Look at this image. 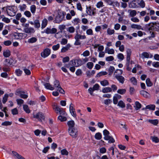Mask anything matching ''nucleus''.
Masks as SVG:
<instances>
[{
  "instance_id": "f257e3e1",
  "label": "nucleus",
  "mask_w": 159,
  "mask_h": 159,
  "mask_svg": "<svg viewBox=\"0 0 159 159\" xmlns=\"http://www.w3.org/2000/svg\"><path fill=\"white\" fill-rule=\"evenodd\" d=\"M6 11L8 15L11 16H14L16 12V7L14 6H7Z\"/></svg>"
},
{
  "instance_id": "f03ea898",
  "label": "nucleus",
  "mask_w": 159,
  "mask_h": 159,
  "mask_svg": "<svg viewBox=\"0 0 159 159\" xmlns=\"http://www.w3.org/2000/svg\"><path fill=\"white\" fill-rule=\"evenodd\" d=\"M103 135L105 136L104 139L106 140H109L108 142L110 143H113L115 142L114 139L109 135V132L107 129H105L103 131Z\"/></svg>"
},
{
  "instance_id": "7ed1b4c3",
  "label": "nucleus",
  "mask_w": 159,
  "mask_h": 159,
  "mask_svg": "<svg viewBox=\"0 0 159 159\" xmlns=\"http://www.w3.org/2000/svg\"><path fill=\"white\" fill-rule=\"evenodd\" d=\"M53 88H54V89L57 90L61 93L64 94V91L61 87L59 82L58 80H55L54 81Z\"/></svg>"
},
{
  "instance_id": "20e7f679",
  "label": "nucleus",
  "mask_w": 159,
  "mask_h": 159,
  "mask_svg": "<svg viewBox=\"0 0 159 159\" xmlns=\"http://www.w3.org/2000/svg\"><path fill=\"white\" fill-rule=\"evenodd\" d=\"M70 64L71 66L78 67L82 65L84 63L82 60L79 59L70 61Z\"/></svg>"
},
{
  "instance_id": "39448f33",
  "label": "nucleus",
  "mask_w": 159,
  "mask_h": 159,
  "mask_svg": "<svg viewBox=\"0 0 159 159\" xmlns=\"http://www.w3.org/2000/svg\"><path fill=\"white\" fill-rule=\"evenodd\" d=\"M65 14L63 12L58 13L57 15L55 18V22L57 23H61L65 18Z\"/></svg>"
},
{
  "instance_id": "423d86ee",
  "label": "nucleus",
  "mask_w": 159,
  "mask_h": 159,
  "mask_svg": "<svg viewBox=\"0 0 159 159\" xmlns=\"http://www.w3.org/2000/svg\"><path fill=\"white\" fill-rule=\"evenodd\" d=\"M33 116L34 118L37 119L40 122L42 121L45 119V116L41 112H39L36 114L34 113Z\"/></svg>"
},
{
  "instance_id": "0eeeda50",
  "label": "nucleus",
  "mask_w": 159,
  "mask_h": 159,
  "mask_svg": "<svg viewBox=\"0 0 159 159\" xmlns=\"http://www.w3.org/2000/svg\"><path fill=\"white\" fill-rule=\"evenodd\" d=\"M69 132L73 138H75L77 136V131L76 129L73 128L69 129Z\"/></svg>"
},
{
  "instance_id": "6e6552de",
  "label": "nucleus",
  "mask_w": 159,
  "mask_h": 159,
  "mask_svg": "<svg viewBox=\"0 0 159 159\" xmlns=\"http://www.w3.org/2000/svg\"><path fill=\"white\" fill-rule=\"evenodd\" d=\"M57 31V30L56 28H52L51 29L49 28H47L44 30V32L46 34H54L56 33Z\"/></svg>"
},
{
  "instance_id": "1a4fd4ad",
  "label": "nucleus",
  "mask_w": 159,
  "mask_h": 159,
  "mask_svg": "<svg viewBox=\"0 0 159 159\" xmlns=\"http://www.w3.org/2000/svg\"><path fill=\"white\" fill-rule=\"evenodd\" d=\"M50 52L51 51L50 49L48 48H46L41 53V56L43 58H45L50 55Z\"/></svg>"
},
{
  "instance_id": "9d476101",
  "label": "nucleus",
  "mask_w": 159,
  "mask_h": 159,
  "mask_svg": "<svg viewBox=\"0 0 159 159\" xmlns=\"http://www.w3.org/2000/svg\"><path fill=\"white\" fill-rule=\"evenodd\" d=\"M86 12L89 15L92 16L94 15L95 13L93 10L91 8V7H86Z\"/></svg>"
},
{
  "instance_id": "9b49d317",
  "label": "nucleus",
  "mask_w": 159,
  "mask_h": 159,
  "mask_svg": "<svg viewBox=\"0 0 159 159\" xmlns=\"http://www.w3.org/2000/svg\"><path fill=\"white\" fill-rule=\"evenodd\" d=\"M32 66H30L27 68L26 67H23V70L25 73L27 75H30L31 74V72L30 70L32 69Z\"/></svg>"
},
{
  "instance_id": "f8f14e48",
  "label": "nucleus",
  "mask_w": 159,
  "mask_h": 159,
  "mask_svg": "<svg viewBox=\"0 0 159 159\" xmlns=\"http://www.w3.org/2000/svg\"><path fill=\"white\" fill-rule=\"evenodd\" d=\"M13 60L11 58L6 59L5 61V65L7 66H10L13 64Z\"/></svg>"
},
{
  "instance_id": "ddd939ff",
  "label": "nucleus",
  "mask_w": 159,
  "mask_h": 159,
  "mask_svg": "<svg viewBox=\"0 0 159 159\" xmlns=\"http://www.w3.org/2000/svg\"><path fill=\"white\" fill-rule=\"evenodd\" d=\"M115 77L117 79L120 83L122 84H123L124 83L125 79L123 76L119 75H115Z\"/></svg>"
},
{
  "instance_id": "4468645a",
  "label": "nucleus",
  "mask_w": 159,
  "mask_h": 159,
  "mask_svg": "<svg viewBox=\"0 0 159 159\" xmlns=\"http://www.w3.org/2000/svg\"><path fill=\"white\" fill-rule=\"evenodd\" d=\"M24 31L26 33L31 34L34 33L35 32V30L34 28L32 27H29L25 29L24 30Z\"/></svg>"
},
{
  "instance_id": "2eb2a0df",
  "label": "nucleus",
  "mask_w": 159,
  "mask_h": 159,
  "mask_svg": "<svg viewBox=\"0 0 159 159\" xmlns=\"http://www.w3.org/2000/svg\"><path fill=\"white\" fill-rule=\"evenodd\" d=\"M86 36L84 35H82L77 33L75 37V40H79V39H86Z\"/></svg>"
},
{
  "instance_id": "dca6fc26",
  "label": "nucleus",
  "mask_w": 159,
  "mask_h": 159,
  "mask_svg": "<svg viewBox=\"0 0 159 159\" xmlns=\"http://www.w3.org/2000/svg\"><path fill=\"white\" fill-rule=\"evenodd\" d=\"M150 54L146 52H144L142 54L140 55V57L143 59H144L145 58H149V57Z\"/></svg>"
},
{
  "instance_id": "f3484780",
  "label": "nucleus",
  "mask_w": 159,
  "mask_h": 159,
  "mask_svg": "<svg viewBox=\"0 0 159 159\" xmlns=\"http://www.w3.org/2000/svg\"><path fill=\"white\" fill-rule=\"evenodd\" d=\"M27 6L25 4H23L19 5L18 8L20 11H24L26 9Z\"/></svg>"
},
{
  "instance_id": "a211bd4d",
  "label": "nucleus",
  "mask_w": 159,
  "mask_h": 159,
  "mask_svg": "<svg viewBox=\"0 0 159 159\" xmlns=\"http://www.w3.org/2000/svg\"><path fill=\"white\" fill-rule=\"evenodd\" d=\"M12 153L13 156L18 159H25L24 157L15 151H12Z\"/></svg>"
},
{
  "instance_id": "6ab92c4d",
  "label": "nucleus",
  "mask_w": 159,
  "mask_h": 159,
  "mask_svg": "<svg viewBox=\"0 0 159 159\" xmlns=\"http://www.w3.org/2000/svg\"><path fill=\"white\" fill-rule=\"evenodd\" d=\"M131 27L133 29H135L137 30H143V28L142 26L139 25L135 24H132L131 26Z\"/></svg>"
},
{
  "instance_id": "aec40b11",
  "label": "nucleus",
  "mask_w": 159,
  "mask_h": 159,
  "mask_svg": "<svg viewBox=\"0 0 159 159\" xmlns=\"http://www.w3.org/2000/svg\"><path fill=\"white\" fill-rule=\"evenodd\" d=\"M71 47V46L70 44H68L66 45L63 47L61 49V52H66Z\"/></svg>"
},
{
  "instance_id": "412c9836",
  "label": "nucleus",
  "mask_w": 159,
  "mask_h": 159,
  "mask_svg": "<svg viewBox=\"0 0 159 159\" xmlns=\"http://www.w3.org/2000/svg\"><path fill=\"white\" fill-rule=\"evenodd\" d=\"M105 52L107 53L108 54H114L115 52L113 48L109 49L107 47L105 48Z\"/></svg>"
},
{
  "instance_id": "4be33fe9",
  "label": "nucleus",
  "mask_w": 159,
  "mask_h": 159,
  "mask_svg": "<svg viewBox=\"0 0 159 159\" xmlns=\"http://www.w3.org/2000/svg\"><path fill=\"white\" fill-rule=\"evenodd\" d=\"M67 125L69 126V129H72L74 128V126L75 125V122L73 120H70L67 122Z\"/></svg>"
},
{
  "instance_id": "5701e85b",
  "label": "nucleus",
  "mask_w": 159,
  "mask_h": 159,
  "mask_svg": "<svg viewBox=\"0 0 159 159\" xmlns=\"http://www.w3.org/2000/svg\"><path fill=\"white\" fill-rule=\"evenodd\" d=\"M11 55V52L9 50H6L3 52V55L5 57H9Z\"/></svg>"
},
{
  "instance_id": "b1692460",
  "label": "nucleus",
  "mask_w": 159,
  "mask_h": 159,
  "mask_svg": "<svg viewBox=\"0 0 159 159\" xmlns=\"http://www.w3.org/2000/svg\"><path fill=\"white\" fill-rule=\"evenodd\" d=\"M111 88L109 87L104 88L102 89V92L104 93L111 92Z\"/></svg>"
},
{
  "instance_id": "393cba45",
  "label": "nucleus",
  "mask_w": 159,
  "mask_h": 159,
  "mask_svg": "<svg viewBox=\"0 0 159 159\" xmlns=\"http://www.w3.org/2000/svg\"><path fill=\"white\" fill-rule=\"evenodd\" d=\"M155 25L154 23H151L149 27V29L148 30V32H149L150 33H151V31L153 30H155Z\"/></svg>"
},
{
  "instance_id": "a878e982",
  "label": "nucleus",
  "mask_w": 159,
  "mask_h": 159,
  "mask_svg": "<svg viewBox=\"0 0 159 159\" xmlns=\"http://www.w3.org/2000/svg\"><path fill=\"white\" fill-rule=\"evenodd\" d=\"M155 25L154 23H151L149 27V29L148 30V32H149L150 33H151V31L153 30H155Z\"/></svg>"
},
{
  "instance_id": "bb28decb",
  "label": "nucleus",
  "mask_w": 159,
  "mask_h": 159,
  "mask_svg": "<svg viewBox=\"0 0 159 159\" xmlns=\"http://www.w3.org/2000/svg\"><path fill=\"white\" fill-rule=\"evenodd\" d=\"M37 41V39L35 37H32L28 40V42L30 43H33L36 42Z\"/></svg>"
},
{
  "instance_id": "cd10ccee",
  "label": "nucleus",
  "mask_w": 159,
  "mask_h": 159,
  "mask_svg": "<svg viewBox=\"0 0 159 159\" xmlns=\"http://www.w3.org/2000/svg\"><path fill=\"white\" fill-rule=\"evenodd\" d=\"M140 94L145 98H148L149 96V93L146 91L142 90L140 91Z\"/></svg>"
},
{
  "instance_id": "c85d7f7f",
  "label": "nucleus",
  "mask_w": 159,
  "mask_h": 159,
  "mask_svg": "<svg viewBox=\"0 0 159 159\" xmlns=\"http://www.w3.org/2000/svg\"><path fill=\"white\" fill-rule=\"evenodd\" d=\"M48 23L47 20L46 19H44L41 25L42 29L44 28L47 26Z\"/></svg>"
},
{
  "instance_id": "c756f323",
  "label": "nucleus",
  "mask_w": 159,
  "mask_h": 159,
  "mask_svg": "<svg viewBox=\"0 0 159 159\" xmlns=\"http://www.w3.org/2000/svg\"><path fill=\"white\" fill-rule=\"evenodd\" d=\"M134 107L135 109L136 110H138L141 107V105L139 102L136 101L135 102Z\"/></svg>"
},
{
  "instance_id": "7c9ffc66",
  "label": "nucleus",
  "mask_w": 159,
  "mask_h": 159,
  "mask_svg": "<svg viewBox=\"0 0 159 159\" xmlns=\"http://www.w3.org/2000/svg\"><path fill=\"white\" fill-rule=\"evenodd\" d=\"M45 87L48 89L53 90L54 89V88L51 86L49 83H46L44 84Z\"/></svg>"
},
{
  "instance_id": "2f4dec72",
  "label": "nucleus",
  "mask_w": 159,
  "mask_h": 159,
  "mask_svg": "<svg viewBox=\"0 0 159 159\" xmlns=\"http://www.w3.org/2000/svg\"><path fill=\"white\" fill-rule=\"evenodd\" d=\"M137 2L138 4L142 8L144 7L145 6V3L143 0H137Z\"/></svg>"
},
{
  "instance_id": "473e14b6",
  "label": "nucleus",
  "mask_w": 159,
  "mask_h": 159,
  "mask_svg": "<svg viewBox=\"0 0 159 159\" xmlns=\"http://www.w3.org/2000/svg\"><path fill=\"white\" fill-rule=\"evenodd\" d=\"M130 81L131 83L134 85H137V81L136 79L134 77H132L130 79Z\"/></svg>"
},
{
  "instance_id": "72a5a7b5",
  "label": "nucleus",
  "mask_w": 159,
  "mask_h": 159,
  "mask_svg": "<svg viewBox=\"0 0 159 159\" xmlns=\"http://www.w3.org/2000/svg\"><path fill=\"white\" fill-rule=\"evenodd\" d=\"M23 107L24 110L28 113H29L30 112V111L29 109L28 105H23Z\"/></svg>"
},
{
  "instance_id": "f704fd0d",
  "label": "nucleus",
  "mask_w": 159,
  "mask_h": 159,
  "mask_svg": "<svg viewBox=\"0 0 159 159\" xmlns=\"http://www.w3.org/2000/svg\"><path fill=\"white\" fill-rule=\"evenodd\" d=\"M75 28L73 26H70L67 29V31H68L70 33H73L75 31Z\"/></svg>"
},
{
  "instance_id": "c9c22d12",
  "label": "nucleus",
  "mask_w": 159,
  "mask_h": 159,
  "mask_svg": "<svg viewBox=\"0 0 159 159\" xmlns=\"http://www.w3.org/2000/svg\"><path fill=\"white\" fill-rule=\"evenodd\" d=\"M102 137V134L99 132L96 133L95 135V138L97 140H100Z\"/></svg>"
},
{
  "instance_id": "e433bc0d",
  "label": "nucleus",
  "mask_w": 159,
  "mask_h": 159,
  "mask_svg": "<svg viewBox=\"0 0 159 159\" xmlns=\"http://www.w3.org/2000/svg\"><path fill=\"white\" fill-rule=\"evenodd\" d=\"M107 72L106 71H101L98 73L97 75V77H100L102 75H107Z\"/></svg>"
},
{
  "instance_id": "4c0bfd02",
  "label": "nucleus",
  "mask_w": 159,
  "mask_h": 159,
  "mask_svg": "<svg viewBox=\"0 0 159 159\" xmlns=\"http://www.w3.org/2000/svg\"><path fill=\"white\" fill-rule=\"evenodd\" d=\"M34 25L35 28H39L40 27V25L39 20H34Z\"/></svg>"
},
{
  "instance_id": "58836bf2",
  "label": "nucleus",
  "mask_w": 159,
  "mask_h": 159,
  "mask_svg": "<svg viewBox=\"0 0 159 159\" xmlns=\"http://www.w3.org/2000/svg\"><path fill=\"white\" fill-rule=\"evenodd\" d=\"M103 2L102 1H99L98 2L96 5V6L98 8H100L104 7Z\"/></svg>"
},
{
  "instance_id": "ea45409f",
  "label": "nucleus",
  "mask_w": 159,
  "mask_h": 159,
  "mask_svg": "<svg viewBox=\"0 0 159 159\" xmlns=\"http://www.w3.org/2000/svg\"><path fill=\"white\" fill-rule=\"evenodd\" d=\"M101 84L103 86H105L109 84L108 81L106 80H104L100 81Z\"/></svg>"
},
{
  "instance_id": "a19ab883",
  "label": "nucleus",
  "mask_w": 159,
  "mask_h": 159,
  "mask_svg": "<svg viewBox=\"0 0 159 159\" xmlns=\"http://www.w3.org/2000/svg\"><path fill=\"white\" fill-rule=\"evenodd\" d=\"M146 82L148 86L151 87L152 85V83L149 78H148L146 79Z\"/></svg>"
},
{
  "instance_id": "79ce46f5",
  "label": "nucleus",
  "mask_w": 159,
  "mask_h": 159,
  "mask_svg": "<svg viewBox=\"0 0 159 159\" xmlns=\"http://www.w3.org/2000/svg\"><path fill=\"white\" fill-rule=\"evenodd\" d=\"M155 106L154 105H150L146 106V108L154 110L155 109Z\"/></svg>"
},
{
  "instance_id": "37998d69",
  "label": "nucleus",
  "mask_w": 159,
  "mask_h": 159,
  "mask_svg": "<svg viewBox=\"0 0 159 159\" xmlns=\"http://www.w3.org/2000/svg\"><path fill=\"white\" fill-rule=\"evenodd\" d=\"M118 106L121 108H124L125 107V104L122 101H120L118 103Z\"/></svg>"
},
{
  "instance_id": "c03bdc74",
  "label": "nucleus",
  "mask_w": 159,
  "mask_h": 159,
  "mask_svg": "<svg viewBox=\"0 0 159 159\" xmlns=\"http://www.w3.org/2000/svg\"><path fill=\"white\" fill-rule=\"evenodd\" d=\"M150 24L151 23L145 25L143 28V30L146 32H148V30L149 29V27L150 25Z\"/></svg>"
},
{
  "instance_id": "a18cd8bd",
  "label": "nucleus",
  "mask_w": 159,
  "mask_h": 159,
  "mask_svg": "<svg viewBox=\"0 0 159 159\" xmlns=\"http://www.w3.org/2000/svg\"><path fill=\"white\" fill-rule=\"evenodd\" d=\"M36 9V7L34 5H32L30 6V10L33 14L35 13Z\"/></svg>"
},
{
  "instance_id": "49530a36",
  "label": "nucleus",
  "mask_w": 159,
  "mask_h": 159,
  "mask_svg": "<svg viewBox=\"0 0 159 159\" xmlns=\"http://www.w3.org/2000/svg\"><path fill=\"white\" fill-rule=\"evenodd\" d=\"M129 14L131 16L133 17L135 16L136 14V11L134 10H129Z\"/></svg>"
},
{
  "instance_id": "de8ad7c7",
  "label": "nucleus",
  "mask_w": 159,
  "mask_h": 159,
  "mask_svg": "<svg viewBox=\"0 0 159 159\" xmlns=\"http://www.w3.org/2000/svg\"><path fill=\"white\" fill-rule=\"evenodd\" d=\"M151 139L153 142L156 143H157L159 142V139L156 136H151Z\"/></svg>"
},
{
  "instance_id": "09e8293b",
  "label": "nucleus",
  "mask_w": 159,
  "mask_h": 159,
  "mask_svg": "<svg viewBox=\"0 0 159 159\" xmlns=\"http://www.w3.org/2000/svg\"><path fill=\"white\" fill-rule=\"evenodd\" d=\"M115 32V30L112 29H111L110 28H108L107 30V33L109 35H111L113 34Z\"/></svg>"
},
{
  "instance_id": "8fccbe9b",
  "label": "nucleus",
  "mask_w": 159,
  "mask_h": 159,
  "mask_svg": "<svg viewBox=\"0 0 159 159\" xmlns=\"http://www.w3.org/2000/svg\"><path fill=\"white\" fill-rule=\"evenodd\" d=\"M25 93L24 91H22V92L20 94V96L21 98L24 99L27 98L28 97V96L26 94H25Z\"/></svg>"
},
{
  "instance_id": "3c124183",
  "label": "nucleus",
  "mask_w": 159,
  "mask_h": 159,
  "mask_svg": "<svg viewBox=\"0 0 159 159\" xmlns=\"http://www.w3.org/2000/svg\"><path fill=\"white\" fill-rule=\"evenodd\" d=\"M148 121L150 123L153 124L154 125H156L158 123V121L157 120H148Z\"/></svg>"
},
{
  "instance_id": "603ef678",
  "label": "nucleus",
  "mask_w": 159,
  "mask_h": 159,
  "mask_svg": "<svg viewBox=\"0 0 159 159\" xmlns=\"http://www.w3.org/2000/svg\"><path fill=\"white\" fill-rule=\"evenodd\" d=\"M123 71L121 70L117 69L115 71L114 75H121L122 74Z\"/></svg>"
},
{
  "instance_id": "864d4df0",
  "label": "nucleus",
  "mask_w": 159,
  "mask_h": 159,
  "mask_svg": "<svg viewBox=\"0 0 159 159\" xmlns=\"http://www.w3.org/2000/svg\"><path fill=\"white\" fill-rule=\"evenodd\" d=\"M8 95L7 94H5L4 97L3 98L2 102L3 103H5L7 101Z\"/></svg>"
},
{
  "instance_id": "5fc2aeb1",
  "label": "nucleus",
  "mask_w": 159,
  "mask_h": 159,
  "mask_svg": "<svg viewBox=\"0 0 159 159\" xmlns=\"http://www.w3.org/2000/svg\"><path fill=\"white\" fill-rule=\"evenodd\" d=\"M126 91L125 89H119L117 91V92L121 94H125Z\"/></svg>"
},
{
  "instance_id": "6e6d98bb",
  "label": "nucleus",
  "mask_w": 159,
  "mask_h": 159,
  "mask_svg": "<svg viewBox=\"0 0 159 159\" xmlns=\"http://www.w3.org/2000/svg\"><path fill=\"white\" fill-rule=\"evenodd\" d=\"M111 6L114 7H119L120 6V3L117 1H113Z\"/></svg>"
},
{
  "instance_id": "4d7b16f0",
  "label": "nucleus",
  "mask_w": 159,
  "mask_h": 159,
  "mask_svg": "<svg viewBox=\"0 0 159 159\" xmlns=\"http://www.w3.org/2000/svg\"><path fill=\"white\" fill-rule=\"evenodd\" d=\"M115 70V68L113 66H110L109 68L108 71L109 72V75H111L113 71Z\"/></svg>"
},
{
  "instance_id": "13d9d810",
  "label": "nucleus",
  "mask_w": 159,
  "mask_h": 159,
  "mask_svg": "<svg viewBox=\"0 0 159 159\" xmlns=\"http://www.w3.org/2000/svg\"><path fill=\"white\" fill-rule=\"evenodd\" d=\"M58 119L61 121H66V117L63 116H60L58 117Z\"/></svg>"
},
{
  "instance_id": "bf43d9fd",
  "label": "nucleus",
  "mask_w": 159,
  "mask_h": 159,
  "mask_svg": "<svg viewBox=\"0 0 159 159\" xmlns=\"http://www.w3.org/2000/svg\"><path fill=\"white\" fill-rule=\"evenodd\" d=\"M61 152L63 155H67L68 154V152L66 149H62Z\"/></svg>"
},
{
  "instance_id": "052dcab7",
  "label": "nucleus",
  "mask_w": 159,
  "mask_h": 159,
  "mask_svg": "<svg viewBox=\"0 0 159 159\" xmlns=\"http://www.w3.org/2000/svg\"><path fill=\"white\" fill-rule=\"evenodd\" d=\"M86 33L88 35H93V30L91 29L87 30Z\"/></svg>"
},
{
  "instance_id": "680f3d73",
  "label": "nucleus",
  "mask_w": 159,
  "mask_h": 159,
  "mask_svg": "<svg viewBox=\"0 0 159 159\" xmlns=\"http://www.w3.org/2000/svg\"><path fill=\"white\" fill-rule=\"evenodd\" d=\"M15 72L17 76H20L21 75L22 71L20 69H17L15 70Z\"/></svg>"
},
{
  "instance_id": "e2e57ef3",
  "label": "nucleus",
  "mask_w": 159,
  "mask_h": 159,
  "mask_svg": "<svg viewBox=\"0 0 159 159\" xmlns=\"http://www.w3.org/2000/svg\"><path fill=\"white\" fill-rule=\"evenodd\" d=\"M106 60L107 61H110L114 60V57L112 56L107 57L106 58Z\"/></svg>"
},
{
  "instance_id": "0e129e2a",
  "label": "nucleus",
  "mask_w": 159,
  "mask_h": 159,
  "mask_svg": "<svg viewBox=\"0 0 159 159\" xmlns=\"http://www.w3.org/2000/svg\"><path fill=\"white\" fill-rule=\"evenodd\" d=\"M117 57L118 59L122 61L124 58V56L123 54L121 53H119L117 55Z\"/></svg>"
},
{
  "instance_id": "69168bd1",
  "label": "nucleus",
  "mask_w": 159,
  "mask_h": 159,
  "mask_svg": "<svg viewBox=\"0 0 159 159\" xmlns=\"http://www.w3.org/2000/svg\"><path fill=\"white\" fill-rule=\"evenodd\" d=\"M136 3L133 2H130L129 5V7L131 8H135L136 7Z\"/></svg>"
},
{
  "instance_id": "338daca9",
  "label": "nucleus",
  "mask_w": 159,
  "mask_h": 159,
  "mask_svg": "<svg viewBox=\"0 0 159 159\" xmlns=\"http://www.w3.org/2000/svg\"><path fill=\"white\" fill-rule=\"evenodd\" d=\"M17 104L21 106L22 104L24 103V101L22 99H17L16 100Z\"/></svg>"
},
{
  "instance_id": "774afa93",
  "label": "nucleus",
  "mask_w": 159,
  "mask_h": 159,
  "mask_svg": "<svg viewBox=\"0 0 159 159\" xmlns=\"http://www.w3.org/2000/svg\"><path fill=\"white\" fill-rule=\"evenodd\" d=\"M60 47V45L59 44H57V45H53L52 47L53 50L54 51L57 50L59 49Z\"/></svg>"
}]
</instances>
